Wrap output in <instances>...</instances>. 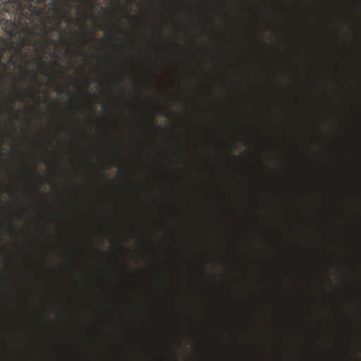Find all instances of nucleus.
I'll list each match as a JSON object with an SVG mask.
<instances>
[{
	"mask_svg": "<svg viewBox=\"0 0 361 361\" xmlns=\"http://www.w3.org/2000/svg\"><path fill=\"white\" fill-rule=\"evenodd\" d=\"M11 28L7 30L8 35L11 36H15V30L16 29L17 25L15 22H11Z\"/></svg>",
	"mask_w": 361,
	"mask_h": 361,
	"instance_id": "nucleus-1",
	"label": "nucleus"
},
{
	"mask_svg": "<svg viewBox=\"0 0 361 361\" xmlns=\"http://www.w3.org/2000/svg\"><path fill=\"white\" fill-rule=\"evenodd\" d=\"M4 55V49L0 50V69L6 70L7 68V64L2 62V57Z\"/></svg>",
	"mask_w": 361,
	"mask_h": 361,
	"instance_id": "nucleus-2",
	"label": "nucleus"
},
{
	"mask_svg": "<svg viewBox=\"0 0 361 361\" xmlns=\"http://www.w3.org/2000/svg\"><path fill=\"white\" fill-rule=\"evenodd\" d=\"M86 2L90 8H94L95 7V4L92 1V0H86Z\"/></svg>",
	"mask_w": 361,
	"mask_h": 361,
	"instance_id": "nucleus-3",
	"label": "nucleus"
},
{
	"mask_svg": "<svg viewBox=\"0 0 361 361\" xmlns=\"http://www.w3.org/2000/svg\"><path fill=\"white\" fill-rule=\"evenodd\" d=\"M24 16V14L23 13L22 11L20 12V14H19V16L18 17V20H17V22L16 23L17 24H20L21 23V20H22V17Z\"/></svg>",
	"mask_w": 361,
	"mask_h": 361,
	"instance_id": "nucleus-4",
	"label": "nucleus"
},
{
	"mask_svg": "<svg viewBox=\"0 0 361 361\" xmlns=\"http://www.w3.org/2000/svg\"><path fill=\"white\" fill-rule=\"evenodd\" d=\"M35 169H36V166H34L32 168V170L31 173H30V176H31L32 178H34V176H35Z\"/></svg>",
	"mask_w": 361,
	"mask_h": 361,
	"instance_id": "nucleus-5",
	"label": "nucleus"
},
{
	"mask_svg": "<svg viewBox=\"0 0 361 361\" xmlns=\"http://www.w3.org/2000/svg\"><path fill=\"white\" fill-rule=\"evenodd\" d=\"M20 92L23 93V94H27V90L26 89H25V87H20Z\"/></svg>",
	"mask_w": 361,
	"mask_h": 361,
	"instance_id": "nucleus-6",
	"label": "nucleus"
},
{
	"mask_svg": "<svg viewBox=\"0 0 361 361\" xmlns=\"http://www.w3.org/2000/svg\"><path fill=\"white\" fill-rule=\"evenodd\" d=\"M14 118H15L16 119H17V120L18 119L19 116H18V111H16V112L14 114Z\"/></svg>",
	"mask_w": 361,
	"mask_h": 361,
	"instance_id": "nucleus-7",
	"label": "nucleus"
},
{
	"mask_svg": "<svg viewBox=\"0 0 361 361\" xmlns=\"http://www.w3.org/2000/svg\"><path fill=\"white\" fill-rule=\"evenodd\" d=\"M42 32L44 33V34H47V28L45 27H44L42 28Z\"/></svg>",
	"mask_w": 361,
	"mask_h": 361,
	"instance_id": "nucleus-8",
	"label": "nucleus"
},
{
	"mask_svg": "<svg viewBox=\"0 0 361 361\" xmlns=\"http://www.w3.org/2000/svg\"><path fill=\"white\" fill-rule=\"evenodd\" d=\"M118 84H119L121 87H123V81H122L121 80H118Z\"/></svg>",
	"mask_w": 361,
	"mask_h": 361,
	"instance_id": "nucleus-9",
	"label": "nucleus"
},
{
	"mask_svg": "<svg viewBox=\"0 0 361 361\" xmlns=\"http://www.w3.org/2000/svg\"><path fill=\"white\" fill-rule=\"evenodd\" d=\"M36 3H41V2H43L44 1V0H33Z\"/></svg>",
	"mask_w": 361,
	"mask_h": 361,
	"instance_id": "nucleus-10",
	"label": "nucleus"
},
{
	"mask_svg": "<svg viewBox=\"0 0 361 361\" xmlns=\"http://www.w3.org/2000/svg\"><path fill=\"white\" fill-rule=\"evenodd\" d=\"M46 100H47V102L48 103L51 104V99L49 98V97H48V96L47 97Z\"/></svg>",
	"mask_w": 361,
	"mask_h": 361,
	"instance_id": "nucleus-11",
	"label": "nucleus"
},
{
	"mask_svg": "<svg viewBox=\"0 0 361 361\" xmlns=\"http://www.w3.org/2000/svg\"><path fill=\"white\" fill-rule=\"evenodd\" d=\"M84 30H85V27L82 25V32L83 35H85Z\"/></svg>",
	"mask_w": 361,
	"mask_h": 361,
	"instance_id": "nucleus-12",
	"label": "nucleus"
},
{
	"mask_svg": "<svg viewBox=\"0 0 361 361\" xmlns=\"http://www.w3.org/2000/svg\"><path fill=\"white\" fill-rule=\"evenodd\" d=\"M61 18H64V17L66 16V15H65V14H63V13H61Z\"/></svg>",
	"mask_w": 361,
	"mask_h": 361,
	"instance_id": "nucleus-13",
	"label": "nucleus"
},
{
	"mask_svg": "<svg viewBox=\"0 0 361 361\" xmlns=\"http://www.w3.org/2000/svg\"><path fill=\"white\" fill-rule=\"evenodd\" d=\"M59 29V27L58 26H56L55 27H54V30H56Z\"/></svg>",
	"mask_w": 361,
	"mask_h": 361,
	"instance_id": "nucleus-14",
	"label": "nucleus"
},
{
	"mask_svg": "<svg viewBox=\"0 0 361 361\" xmlns=\"http://www.w3.org/2000/svg\"><path fill=\"white\" fill-rule=\"evenodd\" d=\"M90 110H92V112H94V108L93 107H90Z\"/></svg>",
	"mask_w": 361,
	"mask_h": 361,
	"instance_id": "nucleus-15",
	"label": "nucleus"
},
{
	"mask_svg": "<svg viewBox=\"0 0 361 361\" xmlns=\"http://www.w3.org/2000/svg\"><path fill=\"white\" fill-rule=\"evenodd\" d=\"M0 130H2L3 132L6 133V131L0 127Z\"/></svg>",
	"mask_w": 361,
	"mask_h": 361,
	"instance_id": "nucleus-16",
	"label": "nucleus"
},
{
	"mask_svg": "<svg viewBox=\"0 0 361 361\" xmlns=\"http://www.w3.org/2000/svg\"><path fill=\"white\" fill-rule=\"evenodd\" d=\"M11 226H13V223L12 221H11Z\"/></svg>",
	"mask_w": 361,
	"mask_h": 361,
	"instance_id": "nucleus-17",
	"label": "nucleus"
},
{
	"mask_svg": "<svg viewBox=\"0 0 361 361\" xmlns=\"http://www.w3.org/2000/svg\"><path fill=\"white\" fill-rule=\"evenodd\" d=\"M73 2H77L78 0H71Z\"/></svg>",
	"mask_w": 361,
	"mask_h": 361,
	"instance_id": "nucleus-18",
	"label": "nucleus"
},
{
	"mask_svg": "<svg viewBox=\"0 0 361 361\" xmlns=\"http://www.w3.org/2000/svg\"><path fill=\"white\" fill-rule=\"evenodd\" d=\"M30 19V16H27V20H29Z\"/></svg>",
	"mask_w": 361,
	"mask_h": 361,
	"instance_id": "nucleus-19",
	"label": "nucleus"
}]
</instances>
